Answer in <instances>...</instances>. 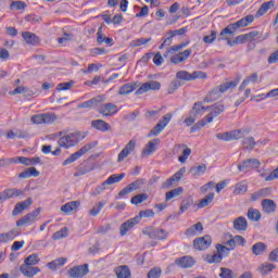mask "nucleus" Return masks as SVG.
I'll return each instance as SVG.
<instances>
[{
	"label": "nucleus",
	"instance_id": "49",
	"mask_svg": "<svg viewBox=\"0 0 278 278\" xmlns=\"http://www.w3.org/2000/svg\"><path fill=\"white\" fill-rule=\"evenodd\" d=\"M68 237V228L63 227L61 230L53 233V240H62V238Z\"/></svg>",
	"mask_w": 278,
	"mask_h": 278
},
{
	"label": "nucleus",
	"instance_id": "60",
	"mask_svg": "<svg viewBox=\"0 0 278 278\" xmlns=\"http://www.w3.org/2000/svg\"><path fill=\"white\" fill-rule=\"evenodd\" d=\"M214 40H216V30H212L211 35L203 37V42H205V45H212Z\"/></svg>",
	"mask_w": 278,
	"mask_h": 278
},
{
	"label": "nucleus",
	"instance_id": "5",
	"mask_svg": "<svg viewBox=\"0 0 278 278\" xmlns=\"http://www.w3.org/2000/svg\"><path fill=\"white\" fill-rule=\"evenodd\" d=\"M143 236H148L151 240H166L168 238V231L163 228L146 227L142 230Z\"/></svg>",
	"mask_w": 278,
	"mask_h": 278
},
{
	"label": "nucleus",
	"instance_id": "3",
	"mask_svg": "<svg viewBox=\"0 0 278 278\" xmlns=\"http://www.w3.org/2000/svg\"><path fill=\"white\" fill-rule=\"evenodd\" d=\"M253 21H255V16L247 15L245 17H242L236 23L229 24L226 28H224L220 31V37L224 39H227V34H230V36H233L237 29H240V27H249V25H251Z\"/></svg>",
	"mask_w": 278,
	"mask_h": 278
},
{
	"label": "nucleus",
	"instance_id": "59",
	"mask_svg": "<svg viewBox=\"0 0 278 278\" xmlns=\"http://www.w3.org/2000/svg\"><path fill=\"white\" fill-rule=\"evenodd\" d=\"M216 250H217V253L219 254V255H229V252L231 251V249L230 248H228V247H225V245H223V244H217L216 245Z\"/></svg>",
	"mask_w": 278,
	"mask_h": 278
},
{
	"label": "nucleus",
	"instance_id": "42",
	"mask_svg": "<svg viewBox=\"0 0 278 278\" xmlns=\"http://www.w3.org/2000/svg\"><path fill=\"white\" fill-rule=\"evenodd\" d=\"M248 218L253 220L254 223H258L262 219V213H260L256 208H249L248 210Z\"/></svg>",
	"mask_w": 278,
	"mask_h": 278
},
{
	"label": "nucleus",
	"instance_id": "32",
	"mask_svg": "<svg viewBox=\"0 0 278 278\" xmlns=\"http://www.w3.org/2000/svg\"><path fill=\"white\" fill-rule=\"evenodd\" d=\"M228 134L230 136V141L231 140H240V138H244V136H247V134H251V129H249V128L237 129V130L228 131Z\"/></svg>",
	"mask_w": 278,
	"mask_h": 278
},
{
	"label": "nucleus",
	"instance_id": "64",
	"mask_svg": "<svg viewBox=\"0 0 278 278\" xmlns=\"http://www.w3.org/2000/svg\"><path fill=\"white\" fill-rule=\"evenodd\" d=\"M269 262H278V248L274 249L268 255Z\"/></svg>",
	"mask_w": 278,
	"mask_h": 278
},
{
	"label": "nucleus",
	"instance_id": "38",
	"mask_svg": "<svg viewBox=\"0 0 278 278\" xmlns=\"http://www.w3.org/2000/svg\"><path fill=\"white\" fill-rule=\"evenodd\" d=\"M99 101H101V96H98L97 98H91L90 100L78 104L77 109L83 110V109L94 108V105H97V103H99Z\"/></svg>",
	"mask_w": 278,
	"mask_h": 278
},
{
	"label": "nucleus",
	"instance_id": "16",
	"mask_svg": "<svg viewBox=\"0 0 278 278\" xmlns=\"http://www.w3.org/2000/svg\"><path fill=\"white\" fill-rule=\"evenodd\" d=\"M34 203L31 198H27L25 201L18 202L15 204L14 210L12 211V216H18V214H23L25 210H29V206Z\"/></svg>",
	"mask_w": 278,
	"mask_h": 278
},
{
	"label": "nucleus",
	"instance_id": "39",
	"mask_svg": "<svg viewBox=\"0 0 278 278\" xmlns=\"http://www.w3.org/2000/svg\"><path fill=\"white\" fill-rule=\"evenodd\" d=\"M205 111H207V106H203V102L198 101L193 104V108H192L193 116H203V114H205Z\"/></svg>",
	"mask_w": 278,
	"mask_h": 278
},
{
	"label": "nucleus",
	"instance_id": "14",
	"mask_svg": "<svg viewBox=\"0 0 278 278\" xmlns=\"http://www.w3.org/2000/svg\"><path fill=\"white\" fill-rule=\"evenodd\" d=\"M184 173H186V169L180 168L175 175L163 182L162 188L164 190H170V188H174L175 184L184 177Z\"/></svg>",
	"mask_w": 278,
	"mask_h": 278
},
{
	"label": "nucleus",
	"instance_id": "58",
	"mask_svg": "<svg viewBox=\"0 0 278 278\" xmlns=\"http://www.w3.org/2000/svg\"><path fill=\"white\" fill-rule=\"evenodd\" d=\"M205 125H207V121L204 117L200 119L194 126L191 127V134L199 131V129H201V127H205Z\"/></svg>",
	"mask_w": 278,
	"mask_h": 278
},
{
	"label": "nucleus",
	"instance_id": "15",
	"mask_svg": "<svg viewBox=\"0 0 278 278\" xmlns=\"http://www.w3.org/2000/svg\"><path fill=\"white\" fill-rule=\"evenodd\" d=\"M162 88V84L157 80H150L140 86V88L136 91V94H144V92H149V90H160Z\"/></svg>",
	"mask_w": 278,
	"mask_h": 278
},
{
	"label": "nucleus",
	"instance_id": "61",
	"mask_svg": "<svg viewBox=\"0 0 278 278\" xmlns=\"http://www.w3.org/2000/svg\"><path fill=\"white\" fill-rule=\"evenodd\" d=\"M222 273L219 275V277L222 278H233V271L229 268L226 267H222L220 268Z\"/></svg>",
	"mask_w": 278,
	"mask_h": 278
},
{
	"label": "nucleus",
	"instance_id": "55",
	"mask_svg": "<svg viewBox=\"0 0 278 278\" xmlns=\"http://www.w3.org/2000/svg\"><path fill=\"white\" fill-rule=\"evenodd\" d=\"M267 194H268V189H261L260 191L252 193L251 199L253 201H257V199H262V197H267Z\"/></svg>",
	"mask_w": 278,
	"mask_h": 278
},
{
	"label": "nucleus",
	"instance_id": "62",
	"mask_svg": "<svg viewBox=\"0 0 278 278\" xmlns=\"http://www.w3.org/2000/svg\"><path fill=\"white\" fill-rule=\"evenodd\" d=\"M73 88V81L70 83H61L56 86V90L62 91V90H71Z\"/></svg>",
	"mask_w": 278,
	"mask_h": 278
},
{
	"label": "nucleus",
	"instance_id": "36",
	"mask_svg": "<svg viewBox=\"0 0 278 278\" xmlns=\"http://www.w3.org/2000/svg\"><path fill=\"white\" fill-rule=\"evenodd\" d=\"M91 126L99 131H110V124L103 119H94L91 122Z\"/></svg>",
	"mask_w": 278,
	"mask_h": 278
},
{
	"label": "nucleus",
	"instance_id": "23",
	"mask_svg": "<svg viewBox=\"0 0 278 278\" xmlns=\"http://www.w3.org/2000/svg\"><path fill=\"white\" fill-rule=\"evenodd\" d=\"M22 38H24L26 45H31L33 47L40 42V37L30 31L22 33Z\"/></svg>",
	"mask_w": 278,
	"mask_h": 278
},
{
	"label": "nucleus",
	"instance_id": "56",
	"mask_svg": "<svg viewBox=\"0 0 278 278\" xmlns=\"http://www.w3.org/2000/svg\"><path fill=\"white\" fill-rule=\"evenodd\" d=\"M143 184H144V179H137L130 185H128V188L130 192H134V190H139L140 186H143Z\"/></svg>",
	"mask_w": 278,
	"mask_h": 278
},
{
	"label": "nucleus",
	"instance_id": "12",
	"mask_svg": "<svg viewBox=\"0 0 278 278\" xmlns=\"http://www.w3.org/2000/svg\"><path fill=\"white\" fill-rule=\"evenodd\" d=\"M88 273H90V269H88V264H84L72 267L67 271V275L71 278H83L86 277Z\"/></svg>",
	"mask_w": 278,
	"mask_h": 278
},
{
	"label": "nucleus",
	"instance_id": "25",
	"mask_svg": "<svg viewBox=\"0 0 278 278\" xmlns=\"http://www.w3.org/2000/svg\"><path fill=\"white\" fill-rule=\"evenodd\" d=\"M248 227L249 222H247L244 216L237 217L233 220V229H236V231H247Z\"/></svg>",
	"mask_w": 278,
	"mask_h": 278
},
{
	"label": "nucleus",
	"instance_id": "30",
	"mask_svg": "<svg viewBox=\"0 0 278 278\" xmlns=\"http://www.w3.org/2000/svg\"><path fill=\"white\" fill-rule=\"evenodd\" d=\"M39 176H40V172H38L36 167H29L18 174L20 179H29V177H39Z\"/></svg>",
	"mask_w": 278,
	"mask_h": 278
},
{
	"label": "nucleus",
	"instance_id": "54",
	"mask_svg": "<svg viewBox=\"0 0 278 278\" xmlns=\"http://www.w3.org/2000/svg\"><path fill=\"white\" fill-rule=\"evenodd\" d=\"M148 42H151V37L135 39L131 41V47H142V45H148Z\"/></svg>",
	"mask_w": 278,
	"mask_h": 278
},
{
	"label": "nucleus",
	"instance_id": "11",
	"mask_svg": "<svg viewBox=\"0 0 278 278\" xmlns=\"http://www.w3.org/2000/svg\"><path fill=\"white\" fill-rule=\"evenodd\" d=\"M261 163L257 159H247L238 165V170L240 173H249L255 168H260Z\"/></svg>",
	"mask_w": 278,
	"mask_h": 278
},
{
	"label": "nucleus",
	"instance_id": "17",
	"mask_svg": "<svg viewBox=\"0 0 278 278\" xmlns=\"http://www.w3.org/2000/svg\"><path fill=\"white\" fill-rule=\"evenodd\" d=\"M20 271L22 273V275H24V277H36V275H38V273H40L39 267H36L34 265H27L25 263H23L20 267Z\"/></svg>",
	"mask_w": 278,
	"mask_h": 278
},
{
	"label": "nucleus",
	"instance_id": "50",
	"mask_svg": "<svg viewBox=\"0 0 278 278\" xmlns=\"http://www.w3.org/2000/svg\"><path fill=\"white\" fill-rule=\"evenodd\" d=\"M242 144L243 147H245V149H255V146L257 144V142H255V138L253 137H247L242 140Z\"/></svg>",
	"mask_w": 278,
	"mask_h": 278
},
{
	"label": "nucleus",
	"instance_id": "53",
	"mask_svg": "<svg viewBox=\"0 0 278 278\" xmlns=\"http://www.w3.org/2000/svg\"><path fill=\"white\" fill-rule=\"evenodd\" d=\"M12 164H16L15 157L0 159V168H8V166H12Z\"/></svg>",
	"mask_w": 278,
	"mask_h": 278
},
{
	"label": "nucleus",
	"instance_id": "1",
	"mask_svg": "<svg viewBox=\"0 0 278 278\" xmlns=\"http://www.w3.org/2000/svg\"><path fill=\"white\" fill-rule=\"evenodd\" d=\"M187 45H188V42L172 46L163 54V58H165V60H169V62L172 64H182V62H186L188 60V58H190L192 55V50L187 49L182 52H179V53H177V52L181 51V49H186Z\"/></svg>",
	"mask_w": 278,
	"mask_h": 278
},
{
	"label": "nucleus",
	"instance_id": "37",
	"mask_svg": "<svg viewBox=\"0 0 278 278\" xmlns=\"http://www.w3.org/2000/svg\"><path fill=\"white\" fill-rule=\"evenodd\" d=\"M123 179H125V173H122L119 175L113 174L105 181H103V186H112L114 184H119V181H123Z\"/></svg>",
	"mask_w": 278,
	"mask_h": 278
},
{
	"label": "nucleus",
	"instance_id": "20",
	"mask_svg": "<svg viewBox=\"0 0 278 278\" xmlns=\"http://www.w3.org/2000/svg\"><path fill=\"white\" fill-rule=\"evenodd\" d=\"M197 262L192 256H182L175 260V265L179 266L180 268H192Z\"/></svg>",
	"mask_w": 278,
	"mask_h": 278
},
{
	"label": "nucleus",
	"instance_id": "21",
	"mask_svg": "<svg viewBox=\"0 0 278 278\" xmlns=\"http://www.w3.org/2000/svg\"><path fill=\"white\" fill-rule=\"evenodd\" d=\"M21 194H23V190L21 189H5L0 193V201H8V199H14V197H21Z\"/></svg>",
	"mask_w": 278,
	"mask_h": 278
},
{
	"label": "nucleus",
	"instance_id": "9",
	"mask_svg": "<svg viewBox=\"0 0 278 278\" xmlns=\"http://www.w3.org/2000/svg\"><path fill=\"white\" fill-rule=\"evenodd\" d=\"M206 110L210 112L204 118L206 123H213L216 116L223 114L225 112V104L217 102L211 106H206Z\"/></svg>",
	"mask_w": 278,
	"mask_h": 278
},
{
	"label": "nucleus",
	"instance_id": "2",
	"mask_svg": "<svg viewBox=\"0 0 278 278\" xmlns=\"http://www.w3.org/2000/svg\"><path fill=\"white\" fill-rule=\"evenodd\" d=\"M238 84H240V80H229L226 79V81L222 83L219 86L214 87L204 98V103H213V101H218L225 92H229V90H233L238 87Z\"/></svg>",
	"mask_w": 278,
	"mask_h": 278
},
{
	"label": "nucleus",
	"instance_id": "63",
	"mask_svg": "<svg viewBox=\"0 0 278 278\" xmlns=\"http://www.w3.org/2000/svg\"><path fill=\"white\" fill-rule=\"evenodd\" d=\"M275 179H278V166L265 178V181H275Z\"/></svg>",
	"mask_w": 278,
	"mask_h": 278
},
{
	"label": "nucleus",
	"instance_id": "26",
	"mask_svg": "<svg viewBox=\"0 0 278 278\" xmlns=\"http://www.w3.org/2000/svg\"><path fill=\"white\" fill-rule=\"evenodd\" d=\"M275 268H277V265L265 262L258 266L257 270L261 275H263V277H266V275H270Z\"/></svg>",
	"mask_w": 278,
	"mask_h": 278
},
{
	"label": "nucleus",
	"instance_id": "45",
	"mask_svg": "<svg viewBox=\"0 0 278 278\" xmlns=\"http://www.w3.org/2000/svg\"><path fill=\"white\" fill-rule=\"evenodd\" d=\"M147 199H149V194L140 193V194L132 197L130 200V203H132V205H140V203H144V201H147Z\"/></svg>",
	"mask_w": 278,
	"mask_h": 278
},
{
	"label": "nucleus",
	"instance_id": "47",
	"mask_svg": "<svg viewBox=\"0 0 278 278\" xmlns=\"http://www.w3.org/2000/svg\"><path fill=\"white\" fill-rule=\"evenodd\" d=\"M40 257H38V254H30L28 257L24 260V264L28 266H36L39 264Z\"/></svg>",
	"mask_w": 278,
	"mask_h": 278
},
{
	"label": "nucleus",
	"instance_id": "44",
	"mask_svg": "<svg viewBox=\"0 0 278 278\" xmlns=\"http://www.w3.org/2000/svg\"><path fill=\"white\" fill-rule=\"evenodd\" d=\"M207 264H220L223 262V255H220L218 252L213 255H206L204 258Z\"/></svg>",
	"mask_w": 278,
	"mask_h": 278
},
{
	"label": "nucleus",
	"instance_id": "40",
	"mask_svg": "<svg viewBox=\"0 0 278 278\" xmlns=\"http://www.w3.org/2000/svg\"><path fill=\"white\" fill-rule=\"evenodd\" d=\"M249 190L247 181H240L235 185L233 194H244Z\"/></svg>",
	"mask_w": 278,
	"mask_h": 278
},
{
	"label": "nucleus",
	"instance_id": "7",
	"mask_svg": "<svg viewBox=\"0 0 278 278\" xmlns=\"http://www.w3.org/2000/svg\"><path fill=\"white\" fill-rule=\"evenodd\" d=\"M176 77L181 81H194V79H206L207 74L201 71H195L192 74L188 71H179L176 73Z\"/></svg>",
	"mask_w": 278,
	"mask_h": 278
},
{
	"label": "nucleus",
	"instance_id": "34",
	"mask_svg": "<svg viewBox=\"0 0 278 278\" xmlns=\"http://www.w3.org/2000/svg\"><path fill=\"white\" fill-rule=\"evenodd\" d=\"M136 88H138V83L125 84L119 88L118 94H122V96L131 94V92H134V90H136Z\"/></svg>",
	"mask_w": 278,
	"mask_h": 278
},
{
	"label": "nucleus",
	"instance_id": "51",
	"mask_svg": "<svg viewBox=\"0 0 278 278\" xmlns=\"http://www.w3.org/2000/svg\"><path fill=\"white\" fill-rule=\"evenodd\" d=\"M207 166L205 164L191 168V172L195 177H201V175L205 174Z\"/></svg>",
	"mask_w": 278,
	"mask_h": 278
},
{
	"label": "nucleus",
	"instance_id": "19",
	"mask_svg": "<svg viewBox=\"0 0 278 278\" xmlns=\"http://www.w3.org/2000/svg\"><path fill=\"white\" fill-rule=\"evenodd\" d=\"M98 112L102 114V116H114V114L118 112V106L114 103H104Z\"/></svg>",
	"mask_w": 278,
	"mask_h": 278
},
{
	"label": "nucleus",
	"instance_id": "29",
	"mask_svg": "<svg viewBox=\"0 0 278 278\" xmlns=\"http://www.w3.org/2000/svg\"><path fill=\"white\" fill-rule=\"evenodd\" d=\"M198 233H203V224L201 222L194 224L193 226L189 227L185 235L188 237H194Z\"/></svg>",
	"mask_w": 278,
	"mask_h": 278
},
{
	"label": "nucleus",
	"instance_id": "18",
	"mask_svg": "<svg viewBox=\"0 0 278 278\" xmlns=\"http://www.w3.org/2000/svg\"><path fill=\"white\" fill-rule=\"evenodd\" d=\"M136 149V142L134 140H130L125 148L119 152L117 156V162H123L126 157L129 156L130 153H134Z\"/></svg>",
	"mask_w": 278,
	"mask_h": 278
},
{
	"label": "nucleus",
	"instance_id": "41",
	"mask_svg": "<svg viewBox=\"0 0 278 278\" xmlns=\"http://www.w3.org/2000/svg\"><path fill=\"white\" fill-rule=\"evenodd\" d=\"M275 7V1L270 0L268 2H264L258 11H257V16H264V14H266L268 12V10H270V8H274Z\"/></svg>",
	"mask_w": 278,
	"mask_h": 278
},
{
	"label": "nucleus",
	"instance_id": "46",
	"mask_svg": "<svg viewBox=\"0 0 278 278\" xmlns=\"http://www.w3.org/2000/svg\"><path fill=\"white\" fill-rule=\"evenodd\" d=\"M212 201H214V193H208L207 195H205L204 199H202L200 201V203L198 204L199 210L203 208V207H207V205H210V203H212Z\"/></svg>",
	"mask_w": 278,
	"mask_h": 278
},
{
	"label": "nucleus",
	"instance_id": "31",
	"mask_svg": "<svg viewBox=\"0 0 278 278\" xmlns=\"http://www.w3.org/2000/svg\"><path fill=\"white\" fill-rule=\"evenodd\" d=\"M115 275L117 278H131V270L126 265H122L115 268Z\"/></svg>",
	"mask_w": 278,
	"mask_h": 278
},
{
	"label": "nucleus",
	"instance_id": "24",
	"mask_svg": "<svg viewBox=\"0 0 278 278\" xmlns=\"http://www.w3.org/2000/svg\"><path fill=\"white\" fill-rule=\"evenodd\" d=\"M155 144H160V139H153L152 141H149L148 144L142 150V157H149L152 153H155L157 148Z\"/></svg>",
	"mask_w": 278,
	"mask_h": 278
},
{
	"label": "nucleus",
	"instance_id": "4",
	"mask_svg": "<svg viewBox=\"0 0 278 278\" xmlns=\"http://www.w3.org/2000/svg\"><path fill=\"white\" fill-rule=\"evenodd\" d=\"M79 140H81V135L79 132H73L62 136L58 140V144L63 149H71V147L79 144Z\"/></svg>",
	"mask_w": 278,
	"mask_h": 278
},
{
	"label": "nucleus",
	"instance_id": "22",
	"mask_svg": "<svg viewBox=\"0 0 278 278\" xmlns=\"http://www.w3.org/2000/svg\"><path fill=\"white\" fill-rule=\"evenodd\" d=\"M138 225V218H130L123 223L119 227V235L121 236H127V231H131L132 227H136Z\"/></svg>",
	"mask_w": 278,
	"mask_h": 278
},
{
	"label": "nucleus",
	"instance_id": "8",
	"mask_svg": "<svg viewBox=\"0 0 278 278\" xmlns=\"http://www.w3.org/2000/svg\"><path fill=\"white\" fill-rule=\"evenodd\" d=\"M30 121L34 125H49L58 121V116L54 113H42L33 115Z\"/></svg>",
	"mask_w": 278,
	"mask_h": 278
},
{
	"label": "nucleus",
	"instance_id": "35",
	"mask_svg": "<svg viewBox=\"0 0 278 278\" xmlns=\"http://www.w3.org/2000/svg\"><path fill=\"white\" fill-rule=\"evenodd\" d=\"M268 250V245L264 242H256L254 245H252V253L253 255H264L265 252Z\"/></svg>",
	"mask_w": 278,
	"mask_h": 278
},
{
	"label": "nucleus",
	"instance_id": "6",
	"mask_svg": "<svg viewBox=\"0 0 278 278\" xmlns=\"http://www.w3.org/2000/svg\"><path fill=\"white\" fill-rule=\"evenodd\" d=\"M96 144H97V141L85 144L77 152L73 153L70 157H67L63 162V166H68V164H73V162H77V160H79V157H81V155H86V153H88V151H92V149H94Z\"/></svg>",
	"mask_w": 278,
	"mask_h": 278
},
{
	"label": "nucleus",
	"instance_id": "10",
	"mask_svg": "<svg viewBox=\"0 0 278 278\" xmlns=\"http://www.w3.org/2000/svg\"><path fill=\"white\" fill-rule=\"evenodd\" d=\"M38 216H40V208H36L20 218L16 222V227H23L24 225H34V223L38 220Z\"/></svg>",
	"mask_w": 278,
	"mask_h": 278
},
{
	"label": "nucleus",
	"instance_id": "27",
	"mask_svg": "<svg viewBox=\"0 0 278 278\" xmlns=\"http://www.w3.org/2000/svg\"><path fill=\"white\" fill-rule=\"evenodd\" d=\"M260 80V76L257 75V73H253L252 75L248 76L240 85L239 87V92H242V90L247 89V86H249V84H257V81Z\"/></svg>",
	"mask_w": 278,
	"mask_h": 278
},
{
	"label": "nucleus",
	"instance_id": "52",
	"mask_svg": "<svg viewBox=\"0 0 278 278\" xmlns=\"http://www.w3.org/2000/svg\"><path fill=\"white\" fill-rule=\"evenodd\" d=\"M104 206H105V202H99L98 205L93 206L89 211V214L91 216H99L100 212L103 210Z\"/></svg>",
	"mask_w": 278,
	"mask_h": 278
},
{
	"label": "nucleus",
	"instance_id": "28",
	"mask_svg": "<svg viewBox=\"0 0 278 278\" xmlns=\"http://www.w3.org/2000/svg\"><path fill=\"white\" fill-rule=\"evenodd\" d=\"M79 205H81L79 201L67 202L63 206H61V212H63L64 214H71V212H76V210L79 208Z\"/></svg>",
	"mask_w": 278,
	"mask_h": 278
},
{
	"label": "nucleus",
	"instance_id": "43",
	"mask_svg": "<svg viewBox=\"0 0 278 278\" xmlns=\"http://www.w3.org/2000/svg\"><path fill=\"white\" fill-rule=\"evenodd\" d=\"M184 193V187L175 188L165 193V200L170 201V199H175V197H179Z\"/></svg>",
	"mask_w": 278,
	"mask_h": 278
},
{
	"label": "nucleus",
	"instance_id": "48",
	"mask_svg": "<svg viewBox=\"0 0 278 278\" xmlns=\"http://www.w3.org/2000/svg\"><path fill=\"white\" fill-rule=\"evenodd\" d=\"M153 216H155V212H153V210L148 208L144 211H140L139 215L135 218H137L138 223L140 222V218H153Z\"/></svg>",
	"mask_w": 278,
	"mask_h": 278
},
{
	"label": "nucleus",
	"instance_id": "33",
	"mask_svg": "<svg viewBox=\"0 0 278 278\" xmlns=\"http://www.w3.org/2000/svg\"><path fill=\"white\" fill-rule=\"evenodd\" d=\"M262 207L263 212H266V214H273L275 210H277V204H275V201L265 199L262 201Z\"/></svg>",
	"mask_w": 278,
	"mask_h": 278
},
{
	"label": "nucleus",
	"instance_id": "13",
	"mask_svg": "<svg viewBox=\"0 0 278 278\" xmlns=\"http://www.w3.org/2000/svg\"><path fill=\"white\" fill-rule=\"evenodd\" d=\"M193 247L197 251H205L212 247V237L204 236L193 240Z\"/></svg>",
	"mask_w": 278,
	"mask_h": 278
},
{
	"label": "nucleus",
	"instance_id": "57",
	"mask_svg": "<svg viewBox=\"0 0 278 278\" xmlns=\"http://www.w3.org/2000/svg\"><path fill=\"white\" fill-rule=\"evenodd\" d=\"M162 277V269L160 267H154L148 273V278H160Z\"/></svg>",
	"mask_w": 278,
	"mask_h": 278
}]
</instances>
